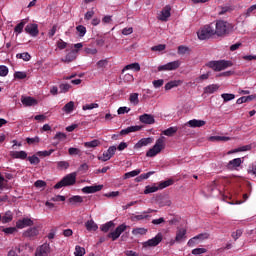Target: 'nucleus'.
Listing matches in <instances>:
<instances>
[{"label": "nucleus", "instance_id": "f257e3e1", "mask_svg": "<svg viewBox=\"0 0 256 256\" xmlns=\"http://www.w3.org/2000/svg\"><path fill=\"white\" fill-rule=\"evenodd\" d=\"M215 27L216 29L214 31L218 37H224V35H229V33H233V24L227 21L217 20Z\"/></svg>", "mask_w": 256, "mask_h": 256}, {"label": "nucleus", "instance_id": "f03ea898", "mask_svg": "<svg viewBox=\"0 0 256 256\" xmlns=\"http://www.w3.org/2000/svg\"><path fill=\"white\" fill-rule=\"evenodd\" d=\"M77 183V173L73 172L64 176L61 181L54 185V189H61L63 187H71Z\"/></svg>", "mask_w": 256, "mask_h": 256}, {"label": "nucleus", "instance_id": "7ed1b4c3", "mask_svg": "<svg viewBox=\"0 0 256 256\" xmlns=\"http://www.w3.org/2000/svg\"><path fill=\"white\" fill-rule=\"evenodd\" d=\"M165 149V137H160L156 140L155 145L146 152V157H155Z\"/></svg>", "mask_w": 256, "mask_h": 256}, {"label": "nucleus", "instance_id": "20e7f679", "mask_svg": "<svg viewBox=\"0 0 256 256\" xmlns=\"http://www.w3.org/2000/svg\"><path fill=\"white\" fill-rule=\"evenodd\" d=\"M206 65L213 71H224V69L233 67V63L227 60L210 61Z\"/></svg>", "mask_w": 256, "mask_h": 256}, {"label": "nucleus", "instance_id": "39448f33", "mask_svg": "<svg viewBox=\"0 0 256 256\" xmlns=\"http://www.w3.org/2000/svg\"><path fill=\"white\" fill-rule=\"evenodd\" d=\"M213 35H216L213 24L205 25L197 32L198 39L201 41H205V39H211Z\"/></svg>", "mask_w": 256, "mask_h": 256}, {"label": "nucleus", "instance_id": "423d86ee", "mask_svg": "<svg viewBox=\"0 0 256 256\" xmlns=\"http://www.w3.org/2000/svg\"><path fill=\"white\" fill-rule=\"evenodd\" d=\"M181 67V61L175 60L167 64L158 66V71H177Z\"/></svg>", "mask_w": 256, "mask_h": 256}, {"label": "nucleus", "instance_id": "0eeeda50", "mask_svg": "<svg viewBox=\"0 0 256 256\" xmlns=\"http://www.w3.org/2000/svg\"><path fill=\"white\" fill-rule=\"evenodd\" d=\"M129 226H127L126 224H121L118 227H116L115 231L110 232L107 237L109 239H112V241H117L118 237H121L122 233H125V231H127Z\"/></svg>", "mask_w": 256, "mask_h": 256}, {"label": "nucleus", "instance_id": "6e6552de", "mask_svg": "<svg viewBox=\"0 0 256 256\" xmlns=\"http://www.w3.org/2000/svg\"><path fill=\"white\" fill-rule=\"evenodd\" d=\"M163 241V234L158 233L154 238L142 243L143 247H157Z\"/></svg>", "mask_w": 256, "mask_h": 256}, {"label": "nucleus", "instance_id": "1a4fd4ad", "mask_svg": "<svg viewBox=\"0 0 256 256\" xmlns=\"http://www.w3.org/2000/svg\"><path fill=\"white\" fill-rule=\"evenodd\" d=\"M115 151H117V147L110 146L107 151L103 152L101 156H98L99 161H109L115 155Z\"/></svg>", "mask_w": 256, "mask_h": 256}, {"label": "nucleus", "instance_id": "9d476101", "mask_svg": "<svg viewBox=\"0 0 256 256\" xmlns=\"http://www.w3.org/2000/svg\"><path fill=\"white\" fill-rule=\"evenodd\" d=\"M50 253L51 246L48 243H44L36 249L35 256H49Z\"/></svg>", "mask_w": 256, "mask_h": 256}, {"label": "nucleus", "instance_id": "9b49d317", "mask_svg": "<svg viewBox=\"0 0 256 256\" xmlns=\"http://www.w3.org/2000/svg\"><path fill=\"white\" fill-rule=\"evenodd\" d=\"M25 32L31 37H37L39 35V25L37 24H28L25 27Z\"/></svg>", "mask_w": 256, "mask_h": 256}, {"label": "nucleus", "instance_id": "f8f14e48", "mask_svg": "<svg viewBox=\"0 0 256 256\" xmlns=\"http://www.w3.org/2000/svg\"><path fill=\"white\" fill-rule=\"evenodd\" d=\"M140 123L144 125H153L155 123V117L151 114H143L139 116Z\"/></svg>", "mask_w": 256, "mask_h": 256}, {"label": "nucleus", "instance_id": "ddd939ff", "mask_svg": "<svg viewBox=\"0 0 256 256\" xmlns=\"http://www.w3.org/2000/svg\"><path fill=\"white\" fill-rule=\"evenodd\" d=\"M33 220L31 218H23L22 220H18L16 222L17 229H25V227H32Z\"/></svg>", "mask_w": 256, "mask_h": 256}, {"label": "nucleus", "instance_id": "4468645a", "mask_svg": "<svg viewBox=\"0 0 256 256\" xmlns=\"http://www.w3.org/2000/svg\"><path fill=\"white\" fill-rule=\"evenodd\" d=\"M169 17H171V5H166L159 16L160 21H168Z\"/></svg>", "mask_w": 256, "mask_h": 256}, {"label": "nucleus", "instance_id": "2eb2a0df", "mask_svg": "<svg viewBox=\"0 0 256 256\" xmlns=\"http://www.w3.org/2000/svg\"><path fill=\"white\" fill-rule=\"evenodd\" d=\"M207 234H199V235H197V236H194L193 238H191L189 241H188V243H187V245H188V247H195V245H197V243H199V242H197V241H203V239H207Z\"/></svg>", "mask_w": 256, "mask_h": 256}, {"label": "nucleus", "instance_id": "dca6fc26", "mask_svg": "<svg viewBox=\"0 0 256 256\" xmlns=\"http://www.w3.org/2000/svg\"><path fill=\"white\" fill-rule=\"evenodd\" d=\"M21 103L25 105V107H33V105H37V99L28 96V97H22Z\"/></svg>", "mask_w": 256, "mask_h": 256}, {"label": "nucleus", "instance_id": "f3484780", "mask_svg": "<svg viewBox=\"0 0 256 256\" xmlns=\"http://www.w3.org/2000/svg\"><path fill=\"white\" fill-rule=\"evenodd\" d=\"M103 189V185H95V186H86L82 188V192L89 194V193H97Z\"/></svg>", "mask_w": 256, "mask_h": 256}, {"label": "nucleus", "instance_id": "a211bd4d", "mask_svg": "<svg viewBox=\"0 0 256 256\" xmlns=\"http://www.w3.org/2000/svg\"><path fill=\"white\" fill-rule=\"evenodd\" d=\"M186 235H187L186 229H183V228L178 229L175 237L176 243H181L185 239V237H187Z\"/></svg>", "mask_w": 256, "mask_h": 256}, {"label": "nucleus", "instance_id": "6ab92c4d", "mask_svg": "<svg viewBox=\"0 0 256 256\" xmlns=\"http://www.w3.org/2000/svg\"><path fill=\"white\" fill-rule=\"evenodd\" d=\"M136 131H141V126H129L126 129H122L120 135H129V133H136Z\"/></svg>", "mask_w": 256, "mask_h": 256}, {"label": "nucleus", "instance_id": "aec40b11", "mask_svg": "<svg viewBox=\"0 0 256 256\" xmlns=\"http://www.w3.org/2000/svg\"><path fill=\"white\" fill-rule=\"evenodd\" d=\"M130 70L139 72L141 71V65H139V63L137 62L128 64L123 68L122 72L125 73V71H130Z\"/></svg>", "mask_w": 256, "mask_h": 256}, {"label": "nucleus", "instance_id": "412c9836", "mask_svg": "<svg viewBox=\"0 0 256 256\" xmlns=\"http://www.w3.org/2000/svg\"><path fill=\"white\" fill-rule=\"evenodd\" d=\"M10 155L13 159H27V152L21 150V151H12L10 152Z\"/></svg>", "mask_w": 256, "mask_h": 256}, {"label": "nucleus", "instance_id": "4be33fe9", "mask_svg": "<svg viewBox=\"0 0 256 256\" xmlns=\"http://www.w3.org/2000/svg\"><path fill=\"white\" fill-rule=\"evenodd\" d=\"M39 235V230L36 227L29 228L23 233L24 237H28L29 239L33 237H37Z\"/></svg>", "mask_w": 256, "mask_h": 256}, {"label": "nucleus", "instance_id": "5701e85b", "mask_svg": "<svg viewBox=\"0 0 256 256\" xmlns=\"http://www.w3.org/2000/svg\"><path fill=\"white\" fill-rule=\"evenodd\" d=\"M148 231L149 230L147 228L137 227L133 228L132 235H134V237H141L143 235H147Z\"/></svg>", "mask_w": 256, "mask_h": 256}, {"label": "nucleus", "instance_id": "b1692460", "mask_svg": "<svg viewBox=\"0 0 256 256\" xmlns=\"http://www.w3.org/2000/svg\"><path fill=\"white\" fill-rule=\"evenodd\" d=\"M179 85H183L182 80H172L165 85L166 91H171V89H174V87H179Z\"/></svg>", "mask_w": 256, "mask_h": 256}, {"label": "nucleus", "instance_id": "393cba45", "mask_svg": "<svg viewBox=\"0 0 256 256\" xmlns=\"http://www.w3.org/2000/svg\"><path fill=\"white\" fill-rule=\"evenodd\" d=\"M188 125L192 128L204 127V125H206V122L205 120L192 119L188 121Z\"/></svg>", "mask_w": 256, "mask_h": 256}, {"label": "nucleus", "instance_id": "a878e982", "mask_svg": "<svg viewBox=\"0 0 256 256\" xmlns=\"http://www.w3.org/2000/svg\"><path fill=\"white\" fill-rule=\"evenodd\" d=\"M237 167H241V158L230 160L227 164V169L230 170L237 169Z\"/></svg>", "mask_w": 256, "mask_h": 256}, {"label": "nucleus", "instance_id": "bb28decb", "mask_svg": "<svg viewBox=\"0 0 256 256\" xmlns=\"http://www.w3.org/2000/svg\"><path fill=\"white\" fill-rule=\"evenodd\" d=\"M77 53V50H72L65 56V59L63 61L65 63H71V61H75V59H77Z\"/></svg>", "mask_w": 256, "mask_h": 256}, {"label": "nucleus", "instance_id": "cd10ccee", "mask_svg": "<svg viewBox=\"0 0 256 256\" xmlns=\"http://www.w3.org/2000/svg\"><path fill=\"white\" fill-rule=\"evenodd\" d=\"M151 143V138H142L135 144L134 149H141V147H147Z\"/></svg>", "mask_w": 256, "mask_h": 256}, {"label": "nucleus", "instance_id": "c85d7f7f", "mask_svg": "<svg viewBox=\"0 0 256 256\" xmlns=\"http://www.w3.org/2000/svg\"><path fill=\"white\" fill-rule=\"evenodd\" d=\"M99 145H101V141L97 139L84 143V147H86V149H95V147H99Z\"/></svg>", "mask_w": 256, "mask_h": 256}, {"label": "nucleus", "instance_id": "c756f323", "mask_svg": "<svg viewBox=\"0 0 256 256\" xmlns=\"http://www.w3.org/2000/svg\"><path fill=\"white\" fill-rule=\"evenodd\" d=\"M218 90H219V85L212 84V85H208L204 88V93H208L209 95H211V94L215 93Z\"/></svg>", "mask_w": 256, "mask_h": 256}, {"label": "nucleus", "instance_id": "7c9ffc66", "mask_svg": "<svg viewBox=\"0 0 256 256\" xmlns=\"http://www.w3.org/2000/svg\"><path fill=\"white\" fill-rule=\"evenodd\" d=\"M85 227L87 231H97V229H99V226H97V224L93 220H88L85 223Z\"/></svg>", "mask_w": 256, "mask_h": 256}, {"label": "nucleus", "instance_id": "2f4dec72", "mask_svg": "<svg viewBox=\"0 0 256 256\" xmlns=\"http://www.w3.org/2000/svg\"><path fill=\"white\" fill-rule=\"evenodd\" d=\"M74 109H75V102L70 101L64 105V107L62 108V111H64V113H73Z\"/></svg>", "mask_w": 256, "mask_h": 256}, {"label": "nucleus", "instance_id": "473e14b6", "mask_svg": "<svg viewBox=\"0 0 256 256\" xmlns=\"http://www.w3.org/2000/svg\"><path fill=\"white\" fill-rule=\"evenodd\" d=\"M151 215L145 214V212H142L141 214L134 215L131 217V221H143L144 219H149Z\"/></svg>", "mask_w": 256, "mask_h": 256}, {"label": "nucleus", "instance_id": "72a5a7b5", "mask_svg": "<svg viewBox=\"0 0 256 256\" xmlns=\"http://www.w3.org/2000/svg\"><path fill=\"white\" fill-rule=\"evenodd\" d=\"M27 21L21 20L19 24H17L14 28V33H17V35L23 33V29L25 28Z\"/></svg>", "mask_w": 256, "mask_h": 256}, {"label": "nucleus", "instance_id": "f704fd0d", "mask_svg": "<svg viewBox=\"0 0 256 256\" xmlns=\"http://www.w3.org/2000/svg\"><path fill=\"white\" fill-rule=\"evenodd\" d=\"M112 227H115V223H113V221H109L105 224H103L100 229L101 231H103V233H108L110 231V229H112Z\"/></svg>", "mask_w": 256, "mask_h": 256}, {"label": "nucleus", "instance_id": "c9c22d12", "mask_svg": "<svg viewBox=\"0 0 256 256\" xmlns=\"http://www.w3.org/2000/svg\"><path fill=\"white\" fill-rule=\"evenodd\" d=\"M173 183H175V181H173V179H168V180L160 182L158 185V188L166 189V187H171V185H173Z\"/></svg>", "mask_w": 256, "mask_h": 256}, {"label": "nucleus", "instance_id": "e433bc0d", "mask_svg": "<svg viewBox=\"0 0 256 256\" xmlns=\"http://www.w3.org/2000/svg\"><path fill=\"white\" fill-rule=\"evenodd\" d=\"M13 221V213L11 211H7L4 216H2V223H11Z\"/></svg>", "mask_w": 256, "mask_h": 256}, {"label": "nucleus", "instance_id": "4c0bfd02", "mask_svg": "<svg viewBox=\"0 0 256 256\" xmlns=\"http://www.w3.org/2000/svg\"><path fill=\"white\" fill-rule=\"evenodd\" d=\"M177 131V127H170L163 131V135H166V137H173L174 134L177 133Z\"/></svg>", "mask_w": 256, "mask_h": 256}, {"label": "nucleus", "instance_id": "58836bf2", "mask_svg": "<svg viewBox=\"0 0 256 256\" xmlns=\"http://www.w3.org/2000/svg\"><path fill=\"white\" fill-rule=\"evenodd\" d=\"M141 173V170H133L124 174V179H131V177H137Z\"/></svg>", "mask_w": 256, "mask_h": 256}, {"label": "nucleus", "instance_id": "ea45409f", "mask_svg": "<svg viewBox=\"0 0 256 256\" xmlns=\"http://www.w3.org/2000/svg\"><path fill=\"white\" fill-rule=\"evenodd\" d=\"M156 191H159V186H146L144 194L149 195V193H156Z\"/></svg>", "mask_w": 256, "mask_h": 256}, {"label": "nucleus", "instance_id": "a19ab883", "mask_svg": "<svg viewBox=\"0 0 256 256\" xmlns=\"http://www.w3.org/2000/svg\"><path fill=\"white\" fill-rule=\"evenodd\" d=\"M27 159L31 165H39L41 163V159L37 155L29 156Z\"/></svg>", "mask_w": 256, "mask_h": 256}, {"label": "nucleus", "instance_id": "79ce46f5", "mask_svg": "<svg viewBox=\"0 0 256 256\" xmlns=\"http://www.w3.org/2000/svg\"><path fill=\"white\" fill-rule=\"evenodd\" d=\"M16 57L17 59H23V61H31V55L28 52L19 53Z\"/></svg>", "mask_w": 256, "mask_h": 256}, {"label": "nucleus", "instance_id": "37998d69", "mask_svg": "<svg viewBox=\"0 0 256 256\" xmlns=\"http://www.w3.org/2000/svg\"><path fill=\"white\" fill-rule=\"evenodd\" d=\"M221 97L224 100V103H227L235 99V94L224 93V94H221Z\"/></svg>", "mask_w": 256, "mask_h": 256}, {"label": "nucleus", "instance_id": "c03bdc74", "mask_svg": "<svg viewBox=\"0 0 256 256\" xmlns=\"http://www.w3.org/2000/svg\"><path fill=\"white\" fill-rule=\"evenodd\" d=\"M99 104L91 103L82 106L83 111H90L91 109H98Z\"/></svg>", "mask_w": 256, "mask_h": 256}, {"label": "nucleus", "instance_id": "a18cd8bd", "mask_svg": "<svg viewBox=\"0 0 256 256\" xmlns=\"http://www.w3.org/2000/svg\"><path fill=\"white\" fill-rule=\"evenodd\" d=\"M129 101H130V103H134V105H138L139 104V94L138 93L130 94Z\"/></svg>", "mask_w": 256, "mask_h": 256}, {"label": "nucleus", "instance_id": "49530a36", "mask_svg": "<svg viewBox=\"0 0 256 256\" xmlns=\"http://www.w3.org/2000/svg\"><path fill=\"white\" fill-rule=\"evenodd\" d=\"M55 150L51 149V150H45V151H38L36 153V155H38V157H49L52 153H54Z\"/></svg>", "mask_w": 256, "mask_h": 256}, {"label": "nucleus", "instance_id": "de8ad7c7", "mask_svg": "<svg viewBox=\"0 0 256 256\" xmlns=\"http://www.w3.org/2000/svg\"><path fill=\"white\" fill-rule=\"evenodd\" d=\"M76 31H78L79 37H85V33H87V28L83 25H79L76 27Z\"/></svg>", "mask_w": 256, "mask_h": 256}, {"label": "nucleus", "instance_id": "09e8293b", "mask_svg": "<svg viewBox=\"0 0 256 256\" xmlns=\"http://www.w3.org/2000/svg\"><path fill=\"white\" fill-rule=\"evenodd\" d=\"M9 75V68L5 65L0 66V77H7Z\"/></svg>", "mask_w": 256, "mask_h": 256}, {"label": "nucleus", "instance_id": "8fccbe9b", "mask_svg": "<svg viewBox=\"0 0 256 256\" xmlns=\"http://www.w3.org/2000/svg\"><path fill=\"white\" fill-rule=\"evenodd\" d=\"M74 255L75 256H83V255H85V248H83L81 246H76L75 247Z\"/></svg>", "mask_w": 256, "mask_h": 256}, {"label": "nucleus", "instance_id": "3c124183", "mask_svg": "<svg viewBox=\"0 0 256 256\" xmlns=\"http://www.w3.org/2000/svg\"><path fill=\"white\" fill-rule=\"evenodd\" d=\"M69 203H83V197L77 195L69 198Z\"/></svg>", "mask_w": 256, "mask_h": 256}, {"label": "nucleus", "instance_id": "603ef678", "mask_svg": "<svg viewBox=\"0 0 256 256\" xmlns=\"http://www.w3.org/2000/svg\"><path fill=\"white\" fill-rule=\"evenodd\" d=\"M189 53V47L181 45L178 47V55H185Z\"/></svg>", "mask_w": 256, "mask_h": 256}, {"label": "nucleus", "instance_id": "864d4df0", "mask_svg": "<svg viewBox=\"0 0 256 256\" xmlns=\"http://www.w3.org/2000/svg\"><path fill=\"white\" fill-rule=\"evenodd\" d=\"M242 151H251V145H245V146H241L239 148H236L233 150V153H239Z\"/></svg>", "mask_w": 256, "mask_h": 256}, {"label": "nucleus", "instance_id": "5fc2aeb1", "mask_svg": "<svg viewBox=\"0 0 256 256\" xmlns=\"http://www.w3.org/2000/svg\"><path fill=\"white\" fill-rule=\"evenodd\" d=\"M14 79H27V73L21 71L15 72Z\"/></svg>", "mask_w": 256, "mask_h": 256}, {"label": "nucleus", "instance_id": "6e6d98bb", "mask_svg": "<svg viewBox=\"0 0 256 256\" xmlns=\"http://www.w3.org/2000/svg\"><path fill=\"white\" fill-rule=\"evenodd\" d=\"M60 93H68L71 86L69 84H60L59 85Z\"/></svg>", "mask_w": 256, "mask_h": 256}, {"label": "nucleus", "instance_id": "4d7b16f0", "mask_svg": "<svg viewBox=\"0 0 256 256\" xmlns=\"http://www.w3.org/2000/svg\"><path fill=\"white\" fill-rule=\"evenodd\" d=\"M68 153L71 156H73V155H81V149L71 147V148L68 149Z\"/></svg>", "mask_w": 256, "mask_h": 256}, {"label": "nucleus", "instance_id": "13d9d810", "mask_svg": "<svg viewBox=\"0 0 256 256\" xmlns=\"http://www.w3.org/2000/svg\"><path fill=\"white\" fill-rule=\"evenodd\" d=\"M58 169H69V162L67 161H59L57 162Z\"/></svg>", "mask_w": 256, "mask_h": 256}, {"label": "nucleus", "instance_id": "bf43d9fd", "mask_svg": "<svg viewBox=\"0 0 256 256\" xmlns=\"http://www.w3.org/2000/svg\"><path fill=\"white\" fill-rule=\"evenodd\" d=\"M203 253H207V249L205 248H196L192 250V255H203Z\"/></svg>", "mask_w": 256, "mask_h": 256}, {"label": "nucleus", "instance_id": "052dcab7", "mask_svg": "<svg viewBox=\"0 0 256 256\" xmlns=\"http://www.w3.org/2000/svg\"><path fill=\"white\" fill-rule=\"evenodd\" d=\"M54 139H57L58 141H65V139H67V134L62 133V132H58L54 136Z\"/></svg>", "mask_w": 256, "mask_h": 256}, {"label": "nucleus", "instance_id": "680f3d73", "mask_svg": "<svg viewBox=\"0 0 256 256\" xmlns=\"http://www.w3.org/2000/svg\"><path fill=\"white\" fill-rule=\"evenodd\" d=\"M229 137L225 136H212L210 137V141H229Z\"/></svg>", "mask_w": 256, "mask_h": 256}, {"label": "nucleus", "instance_id": "e2e57ef3", "mask_svg": "<svg viewBox=\"0 0 256 256\" xmlns=\"http://www.w3.org/2000/svg\"><path fill=\"white\" fill-rule=\"evenodd\" d=\"M253 11H256V4L250 6L246 12H245V17H251V14L253 13Z\"/></svg>", "mask_w": 256, "mask_h": 256}, {"label": "nucleus", "instance_id": "0e129e2a", "mask_svg": "<svg viewBox=\"0 0 256 256\" xmlns=\"http://www.w3.org/2000/svg\"><path fill=\"white\" fill-rule=\"evenodd\" d=\"M166 47L167 46L165 44H159V45L153 46L151 48V51H165Z\"/></svg>", "mask_w": 256, "mask_h": 256}, {"label": "nucleus", "instance_id": "69168bd1", "mask_svg": "<svg viewBox=\"0 0 256 256\" xmlns=\"http://www.w3.org/2000/svg\"><path fill=\"white\" fill-rule=\"evenodd\" d=\"M40 139L38 136L34 137V138H26V142L28 143V145H35V143H39Z\"/></svg>", "mask_w": 256, "mask_h": 256}, {"label": "nucleus", "instance_id": "338daca9", "mask_svg": "<svg viewBox=\"0 0 256 256\" xmlns=\"http://www.w3.org/2000/svg\"><path fill=\"white\" fill-rule=\"evenodd\" d=\"M152 83L155 89H159V87H163V83H165V81L163 79H159V80H154Z\"/></svg>", "mask_w": 256, "mask_h": 256}, {"label": "nucleus", "instance_id": "774afa93", "mask_svg": "<svg viewBox=\"0 0 256 256\" xmlns=\"http://www.w3.org/2000/svg\"><path fill=\"white\" fill-rule=\"evenodd\" d=\"M242 235H243V230H236L235 232L232 233V237L234 241H237V239H239V237H241Z\"/></svg>", "mask_w": 256, "mask_h": 256}]
</instances>
